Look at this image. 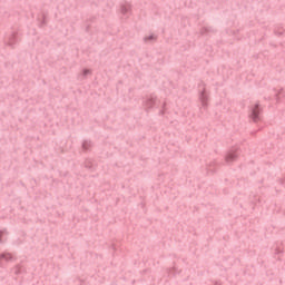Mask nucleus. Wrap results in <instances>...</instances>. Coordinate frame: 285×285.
<instances>
[{
    "label": "nucleus",
    "instance_id": "f257e3e1",
    "mask_svg": "<svg viewBox=\"0 0 285 285\" xmlns=\"http://www.w3.org/2000/svg\"><path fill=\"white\" fill-rule=\"evenodd\" d=\"M262 107L259 102H257L254 107L250 109V119L254 121V124H257V121H262Z\"/></svg>",
    "mask_w": 285,
    "mask_h": 285
},
{
    "label": "nucleus",
    "instance_id": "f03ea898",
    "mask_svg": "<svg viewBox=\"0 0 285 285\" xmlns=\"http://www.w3.org/2000/svg\"><path fill=\"white\" fill-rule=\"evenodd\" d=\"M237 157H239V149H230L225 157V161L233 164V161H237Z\"/></svg>",
    "mask_w": 285,
    "mask_h": 285
},
{
    "label": "nucleus",
    "instance_id": "7ed1b4c3",
    "mask_svg": "<svg viewBox=\"0 0 285 285\" xmlns=\"http://www.w3.org/2000/svg\"><path fill=\"white\" fill-rule=\"evenodd\" d=\"M199 86H203V90L199 94V100L202 102V106L206 108V106H208V95H206V83L202 81Z\"/></svg>",
    "mask_w": 285,
    "mask_h": 285
},
{
    "label": "nucleus",
    "instance_id": "20e7f679",
    "mask_svg": "<svg viewBox=\"0 0 285 285\" xmlns=\"http://www.w3.org/2000/svg\"><path fill=\"white\" fill-rule=\"evenodd\" d=\"M155 104H157V96H149L145 102L146 108H155Z\"/></svg>",
    "mask_w": 285,
    "mask_h": 285
},
{
    "label": "nucleus",
    "instance_id": "39448f33",
    "mask_svg": "<svg viewBox=\"0 0 285 285\" xmlns=\"http://www.w3.org/2000/svg\"><path fill=\"white\" fill-rule=\"evenodd\" d=\"M131 8H132V7H131L130 3H128V2L121 4V7H120V12H121V14H128L129 11L131 10Z\"/></svg>",
    "mask_w": 285,
    "mask_h": 285
},
{
    "label": "nucleus",
    "instance_id": "423d86ee",
    "mask_svg": "<svg viewBox=\"0 0 285 285\" xmlns=\"http://www.w3.org/2000/svg\"><path fill=\"white\" fill-rule=\"evenodd\" d=\"M209 32L215 33V32H217V29H215L213 27H203L200 29V35H209Z\"/></svg>",
    "mask_w": 285,
    "mask_h": 285
},
{
    "label": "nucleus",
    "instance_id": "0eeeda50",
    "mask_svg": "<svg viewBox=\"0 0 285 285\" xmlns=\"http://www.w3.org/2000/svg\"><path fill=\"white\" fill-rule=\"evenodd\" d=\"M3 259H4V262H11L12 254H10V253L0 254V262H3Z\"/></svg>",
    "mask_w": 285,
    "mask_h": 285
},
{
    "label": "nucleus",
    "instance_id": "6e6552de",
    "mask_svg": "<svg viewBox=\"0 0 285 285\" xmlns=\"http://www.w3.org/2000/svg\"><path fill=\"white\" fill-rule=\"evenodd\" d=\"M14 43H17V33H12L9 37V41H8L7 46H10L11 48H13Z\"/></svg>",
    "mask_w": 285,
    "mask_h": 285
},
{
    "label": "nucleus",
    "instance_id": "1a4fd4ad",
    "mask_svg": "<svg viewBox=\"0 0 285 285\" xmlns=\"http://www.w3.org/2000/svg\"><path fill=\"white\" fill-rule=\"evenodd\" d=\"M90 148H92V141L90 140H85L82 142V150H89Z\"/></svg>",
    "mask_w": 285,
    "mask_h": 285
},
{
    "label": "nucleus",
    "instance_id": "9d476101",
    "mask_svg": "<svg viewBox=\"0 0 285 285\" xmlns=\"http://www.w3.org/2000/svg\"><path fill=\"white\" fill-rule=\"evenodd\" d=\"M155 40H157V37H155V35H150L144 38V41H155Z\"/></svg>",
    "mask_w": 285,
    "mask_h": 285
},
{
    "label": "nucleus",
    "instance_id": "9b49d317",
    "mask_svg": "<svg viewBox=\"0 0 285 285\" xmlns=\"http://www.w3.org/2000/svg\"><path fill=\"white\" fill-rule=\"evenodd\" d=\"M13 273H14V275H21V265H17V266L13 268Z\"/></svg>",
    "mask_w": 285,
    "mask_h": 285
},
{
    "label": "nucleus",
    "instance_id": "f8f14e48",
    "mask_svg": "<svg viewBox=\"0 0 285 285\" xmlns=\"http://www.w3.org/2000/svg\"><path fill=\"white\" fill-rule=\"evenodd\" d=\"M85 167L88 168L89 170H92V163L86 161Z\"/></svg>",
    "mask_w": 285,
    "mask_h": 285
},
{
    "label": "nucleus",
    "instance_id": "ddd939ff",
    "mask_svg": "<svg viewBox=\"0 0 285 285\" xmlns=\"http://www.w3.org/2000/svg\"><path fill=\"white\" fill-rule=\"evenodd\" d=\"M90 69H83V71H82V75H83V77H88V75H90Z\"/></svg>",
    "mask_w": 285,
    "mask_h": 285
},
{
    "label": "nucleus",
    "instance_id": "4468645a",
    "mask_svg": "<svg viewBox=\"0 0 285 285\" xmlns=\"http://www.w3.org/2000/svg\"><path fill=\"white\" fill-rule=\"evenodd\" d=\"M274 32H275V35H276L277 37H282V35H284V31H277V30H275Z\"/></svg>",
    "mask_w": 285,
    "mask_h": 285
},
{
    "label": "nucleus",
    "instance_id": "2eb2a0df",
    "mask_svg": "<svg viewBox=\"0 0 285 285\" xmlns=\"http://www.w3.org/2000/svg\"><path fill=\"white\" fill-rule=\"evenodd\" d=\"M3 233H6V230H0V244L3 243V240L1 239V237H3Z\"/></svg>",
    "mask_w": 285,
    "mask_h": 285
},
{
    "label": "nucleus",
    "instance_id": "dca6fc26",
    "mask_svg": "<svg viewBox=\"0 0 285 285\" xmlns=\"http://www.w3.org/2000/svg\"><path fill=\"white\" fill-rule=\"evenodd\" d=\"M276 101H279V94H276Z\"/></svg>",
    "mask_w": 285,
    "mask_h": 285
},
{
    "label": "nucleus",
    "instance_id": "f3484780",
    "mask_svg": "<svg viewBox=\"0 0 285 285\" xmlns=\"http://www.w3.org/2000/svg\"><path fill=\"white\" fill-rule=\"evenodd\" d=\"M278 253H279V250H278V249H276V255H278Z\"/></svg>",
    "mask_w": 285,
    "mask_h": 285
}]
</instances>
